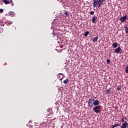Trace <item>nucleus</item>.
Masks as SVG:
<instances>
[{
  "mask_svg": "<svg viewBox=\"0 0 128 128\" xmlns=\"http://www.w3.org/2000/svg\"><path fill=\"white\" fill-rule=\"evenodd\" d=\"M104 2H106V0H94L93 2V8H96L98 6V8Z\"/></svg>",
  "mask_w": 128,
  "mask_h": 128,
  "instance_id": "1",
  "label": "nucleus"
},
{
  "mask_svg": "<svg viewBox=\"0 0 128 128\" xmlns=\"http://www.w3.org/2000/svg\"><path fill=\"white\" fill-rule=\"evenodd\" d=\"M94 99L92 98L88 100V106H89V108H92V106H94Z\"/></svg>",
  "mask_w": 128,
  "mask_h": 128,
  "instance_id": "2",
  "label": "nucleus"
},
{
  "mask_svg": "<svg viewBox=\"0 0 128 128\" xmlns=\"http://www.w3.org/2000/svg\"><path fill=\"white\" fill-rule=\"evenodd\" d=\"M100 106H96L93 108V110L94 112H96V114H99V112H101L100 110Z\"/></svg>",
  "mask_w": 128,
  "mask_h": 128,
  "instance_id": "3",
  "label": "nucleus"
},
{
  "mask_svg": "<svg viewBox=\"0 0 128 128\" xmlns=\"http://www.w3.org/2000/svg\"><path fill=\"white\" fill-rule=\"evenodd\" d=\"M126 18H128V16H126V15L125 16L121 17L120 18V20L121 22H124Z\"/></svg>",
  "mask_w": 128,
  "mask_h": 128,
  "instance_id": "4",
  "label": "nucleus"
},
{
  "mask_svg": "<svg viewBox=\"0 0 128 128\" xmlns=\"http://www.w3.org/2000/svg\"><path fill=\"white\" fill-rule=\"evenodd\" d=\"M121 128H128V124L126 121H125L124 123L122 124V126H120Z\"/></svg>",
  "mask_w": 128,
  "mask_h": 128,
  "instance_id": "5",
  "label": "nucleus"
},
{
  "mask_svg": "<svg viewBox=\"0 0 128 128\" xmlns=\"http://www.w3.org/2000/svg\"><path fill=\"white\" fill-rule=\"evenodd\" d=\"M120 52H122V48L120 46L116 48L114 50V52L116 54H120Z\"/></svg>",
  "mask_w": 128,
  "mask_h": 128,
  "instance_id": "6",
  "label": "nucleus"
},
{
  "mask_svg": "<svg viewBox=\"0 0 128 128\" xmlns=\"http://www.w3.org/2000/svg\"><path fill=\"white\" fill-rule=\"evenodd\" d=\"M94 102V106H98V104H100V102L98 101V100H94L93 102Z\"/></svg>",
  "mask_w": 128,
  "mask_h": 128,
  "instance_id": "7",
  "label": "nucleus"
},
{
  "mask_svg": "<svg viewBox=\"0 0 128 128\" xmlns=\"http://www.w3.org/2000/svg\"><path fill=\"white\" fill-rule=\"evenodd\" d=\"M58 78L60 80H62V78H64V74H60L58 76Z\"/></svg>",
  "mask_w": 128,
  "mask_h": 128,
  "instance_id": "8",
  "label": "nucleus"
},
{
  "mask_svg": "<svg viewBox=\"0 0 128 128\" xmlns=\"http://www.w3.org/2000/svg\"><path fill=\"white\" fill-rule=\"evenodd\" d=\"M96 15H94L92 18V24H96Z\"/></svg>",
  "mask_w": 128,
  "mask_h": 128,
  "instance_id": "9",
  "label": "nucleus"
},
{
  "mask_svg": "<svg viewBox=\"0 0 128 128\" xmlns=\"http://www.w3.org/2000/svg\"><path fill=\"white\" fill-rule=\"evenodd\" d=\"M117 126H120V124H118L116 123L114 124L111 126V128H116Z\"/></svg>",
  "mask_w": 128,
  "mask_h": 128,
  "instance_id": "10",
  "label": "nucleus"
},
{
  "mask_svg": "<svg viewBox=\"0 0 128 128\" xmlns=\"http://www.w3.org/2000/svg\"><path fill=\"white\" fill-rule=\"evenodd\" d=\"M98 36H96L92 39V42H98Z\"/></svg>",
  "mask_w": 128,
  "mask_h": 128,
  "instance_id": "11",
  "label": "nucleus"
},
{
  "mask_svg": "<svg viewBox=\"0 0 128 128\" xmlns=\"http://www.w3.org/2000/svg\"><path fill=\"white\" fill-rule=\"evenodd\" d=\"M46 121L45 122H42V123L41 124V126H42L43 128H46Z\"/></svg>",
  "mask_w": 128,
  "mask_h": 128,
  "instance_id": "12",
  "label": "nucleus"
},
{
  "mask_svg": "<svg viewBox=\"0 0 128 128\" xmlns=\"http://www.w3.org/2000/svg\"><path fill=\"white\" fill-rule=\"evenodd\" d=\"M112 46L113 48H118V43L116 42H114L113 44H112Z\"/></svg>",
  "mask_w": 128,
  "mask_h": 128,
  "instance_id": "13",
  "label": "nucleus"
},
{
  "mask_svg": "<svg viewBox=\"0 0 128 128\" xmlns=\"http://www.w3.org/2000/svg\"><path fill=\"white\" fill-rule=\"evenodd\" d=\"M3 2L5 4H10V1L8 0H3Z\"/></svg>",
  "mask_w": 128,
  "mask_h": 128,
  "instance_id": "14",
  "label": "nucleus"
},
{
  "mask_svg": "<svg viewBox=\"0 0 128 128\" xmlns=\"http://www.w3.org/2000/svg\"><path fill=\"white\" fill-rule=\"evenodd\" d=\"M118 88H117V90L118 92H120V90H122V86L120 85H118V86H117Z\"/></svg>",
  "mask_w": 128,
  "mask_h": 128,
  "instance_id": "15",
  "label": "nucleus"
},
{
  "mask_svg": "<svg viewBox=\"0 0 128 128\" xmlns=\"http://www.w3.org/2000/svg\"><path fill=\"white\" fill-rule=\"evenodd\" d=\"M64 14H66V18H68V16H70V13H68V11L65 12Z\"/></svg>",
  "mask_w": 128,
  "mask_h": 128,
  "instance_id": "16",
  "label": "nucleus"
},
{
  "mask_svg": "<svg viewBox=\"0 0 128 128\" xmlns=\"http://www.w3.org/2000/svg\"><path fill=\"white\" fill-rule=\"evenodd\" d=\"M124 30L126 32V34H128V26H126V27H124Z\"/></svg>",
  "mask_w": 128,
  "mask_h": 128,
  "instance_id": "17",
  "label": "nucleus"
},
{
  "mask_svg": "<svg viewBox=\"0 0 128 128\" xmlns=\"http://www.w3.org/2000/svg\"><path fill=\"white\" fill-rule=\"evenodd\" d=\"M88 34H90V32L87 31L84 34V36H87Z\"/></svg>",
  "mask_w": 128,
  "mask_h": 128,
  "instance_id": "18",
  "label": "nucleus"
},
{
  "mask_svg": "<svg viewBox=\"0 0 128 128\" xmlns=\"http://www.w3.org/2000/svg\"><path fill=\"white\" fill-rule=\"evenodd\" d=\"M110 90H111V88H110L108 90V89L106 90V92L107 94H110Z\"/></svg>",
  "mask_w": 128,
  "mask_h": 128,
  "instance_id": "19",
  "label": "nucleus"
},
{
  "mask_svg": "<svg viewBox=\"0 0 128 128\" xmlns=\"http://www.w3.org/2000/svg\"><path fill=\"white\" fill-rule=\"evenodd\" d=\"M10 16H11L13 17V16H14V12H11L10 13Z\"/></svg>",
  "mask_w": 128,
  "mask_h": 128,
  "instance_id": "20",
  "label": "nucleus"
},
{
  "mask_svg": "<svg viewBox=\"0 0 128 128\" xmlns=\"http://www.w3.org/2000/svg\"><path fill=\"white\" fill-rule=\"evenodd\" d=\"M125 72L126 74H128V66L125 68Z\"/></svg>",
  "mask_w": 128,
  "mask_h": 128,
  "instance_id": "21",
  "label": "nucleus"
},
{
  "mask_svg": "<svg viewBox=\"0 0 128 128\" xmlns=\"http://www.w3.org/2000/svg\"><path fill=\"white\" fill-rule=\"evenodd\" d=\"M68 79H66L64 80V84H68Z\"/></svg>",
  "mask_w": 128,
  "mask_h": 128,
  "instance_id": "22",
  "label": "nucleus"
},
{
  "mask_svg": "<svg viewBox=\"0 0 128 128\" xmlns=\"http://www.w3.org/2000/svg\"><path fill=\"white\" fill-rule=\"evenodd\" d=\"M7 24H12V21H8V22H7Z\"/></svg>",
  "mask_w": 128,
  "mask_h": 128,
  "instance_id": "23",
  "label": "nucleus"
},
{
  "mask_svg": "<svg viewBox=\"0 0 128 128\" xmlns=\"http://www.w3.org/2000/svg\"><path fill=\"white\" fill-rule=\"evenodd\" d=\"M106 62L107 64H110V59H108L106 60Z\"/></svg>",
  "mask_w": 128,
  "mask_h": 128,
  "instance_id": "24",
  "label": "nucleus"
},
{
  "mask_svg": "<svg viewBox=\"0 0 128 128\" xmlns=\"http://www.w3.org/2000/svg\"><path fill=\"white\" fill-rule=\"evenodd\" d=\"M90 14H92V16H94V11H91L90 12Z\"/></svg>",
  "mask_w": 128,
  "mask_h": 128,
  "instance_id": "25",
  "label": "nucleus"
},
{
  "mask_svg": "<svg viewBox=\"0 0 128 128\" xmlns=\"http://www.w3.org/2000/svg\"><path fill=\"white\" fill-rule=\"evenodd\" d=\"M47 110L48 112H49V114H50V112H52V109L50 108L48 109Z\"/></svg>",
  "mask_w": 128,
  "mask_h": 128,
  "instance_id": "26",
  "label": "nucleus"
},
{
  "mask_svg": "<svg viewBox=\"0 0 128 128\" xmlns=\"http://www.w3.org/2000/svg\"><path fill=\"white\" fill-rule=\"evenodd\" d=\"M26 126H30V128H32V124H27Z\"/></svg>",
  "mask_w": 128,
  "mask_h": 128,
  "instance_id": "27",
  "label": "nucleus"
},
{
  "mask_svg": "<svg viewBox=\"0 0 128 128\" xmlns=\"http://www.w3.org/2000/svg\"><path fill=\"white\" fill-rule=\"evenodd\" d=\"M4 31V29L2 28H0V32H2Z\"/></svg>",
  "mask_w": 128,
  "mask_h": 128,
  "instance_id": "28",
  "label": "nucleus"
},
{
  "mask_svg": "<svg viewBox=\"0 0 128 128\" xmlns=\"http://www.w3.org/2000/svg\"><path fill=\"white\" fill-rule=\"evenodd\" d=\"M0 12H4V9L0 8Z\"/></svg>",
  "mask_w": 128,
  "mask_h": 128,
  "instance_id": "29",
  "label": "nucleus"
},
{
  "mask_svg": "<svg viewBox=\"0 0 128 128\" xmlns=\"http://www.w3.org/2000/svg\"><path fill=\"white\" fill-rule=\"evenodd\" d=\"M122 122H126V121H124V118H122Z\"/></svg>",
  "mask_w": 128,
  "mask_h": 128,
  "instance_id": "30",
  "label": "nucleus"
},
{
  "mask_svg": "<svg viewBox=\"0 0 128 128\" xmlns=\"http://www.w3.org/2000/svg\"><path fill=\"white\" fill-rule=\"evenodd\" d=\"M10 2L12 4V6H14V3H12V1H10Z\"/></svg>",
  "mask_w": 128,
  "mask_h": 128,
  "instance_id": "31",
  "label": "nucleus"
},
{
  "mask_svg": "<svg viewBox=\"0 0 128 128\" xmlns=\"http://www.w3.org/2000/svg\"><path fill=\"white\" fill-rule=\"evenodd\" d=\"M54 32H52V34H54Z\"/></svg>",
  "mask_w": 128,
  "mask_h": 128,
  "instance_id": "32",
  "label": "nucleus"
},
{
  "mask_svg": "<svg viewBox=\"0 0 128 128\" xmlns=\"http://www.w3.org/2000/svg\"><path fill=\"white\" fill-rule=\"evenodd\" d=\"M52 28V26L51 27V29Z\"/></svg>",
  "mask_w": 128,
  "mask_h": 128,
  "instance_id": "33",
  "label": "nucleus"
},
{
  "mask_svg": "<svg viewBox=\"0 0 128 128\" xmlns=\"http://www.w3.org/2000/svg\"><path fill=\"white\" fill-rule=\"evenodd\" d=\"M30 122H28V124H30Z\"/></svg>",
  "mask_w": 128,
  "mask_h": 128,
  "instance_id": "34",
  "label": "nucleus"
},
{
  "mask_svg": "<svg viewBox=\"0 0 128 128\" xmlns=\"http://www.w3.org/2000/svg\"><path fill=\"white\" fill-rule=\"evenodd\" d=\"M119 122H120V121H119Z\"/></svg>",
  "mask_w": 128,
  "mask_h": 128,
  "instance_id": "35",
  "label": "nucleus"
}]
</instances>
